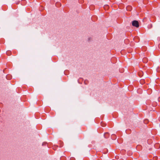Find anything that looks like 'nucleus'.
<instances>
[{"instance_id": "3", "label": "nucleus", "mask_w": 160, "mask_h": 160, "mask_svg": "<svg viewBox=\"0 0 160 160\" xmlns=\"http://www.w3.org/2000/svg\"><path fill=\"white\" fill-rule=\"evenodd\" d=\"M111 138L112 140H115L116 139V136L115 134L112 135Z\"/></svg>"}, {"instance_id": "9", "label": "nucleus", "mask_w": 160, "mask_h": 160, "mask_svg": "<svg viewBox=\"0 0 160 160\" xmlns=\"http://www.w3.org/2000/svg\"><path fill=\"white\" fill-rule=\"evenodd\" d=\"M7 54L8 55H10V54H8V52H7Z\"/></svg>"}, {"instance_id": "2", "label": "nucleus", "mask_w": 160, "mask_h": 160, "mask_svg": "<svg viewBox=\"0 0 160 160\" xmlns=\"http://www.w3.org/2000/svg\"><path fill=\"white\" fill-rule=\"evenodd\" d=\"M104 137L105 138H108L109 137V134L108 132L105 133L104 134Z\"/></svg>"}, {"instance_id": "10", "label": "nucleus", "mask_w": 160, "mask_h": 160, "mask_svg": "<svg viewBox=\"0 0 160 160\" xmlns=\"http://www.w3.org/2000/svg\"><path fill=\"white\" fill-rule=\"evenodd\" d=\"M107 6H108V5H104V8H105V7Z\"/></svg>"}, {"instance_id": "4", "label": "nucleus", "mask_w": 160, "mask_h": 160, "mask_svg": "<svg viewBox=\"0 0 160 160\" xmlns=\"http://www.w3.org/2000/svg\"><path fill=\"white\" fill-rule=\"evenodd\" d=\"M61 5V3L59 2H57L55 3V5L57 7H59Z\"/></svg>"}, {"instance_id": "11", "label": "nucleus", "mask_w": 160, "mask_h": 160, "mask_svg": "<svg viewBox=\"0 0 160 160\" xmlns=\"http://www.w3.org/2000/svg\"><path fill=\"white\" fill-rule=\"evenodd\" d=\"M128 8H129V7H131V6H128Z\"/></svg>"}, {"instance_id": "1", "label": "nucleus", "mask_w": 160, "mask_h": 160, "mask_svg": "<svg viewBox=\"0 0 160 160\" xmlns=\"http://www.w3.org/2000/svg\"><path fill=\"white\" fill-rule=\"evenodd\" d=\"M132 25L133 26L138 28L139 26V23L137 20H134L132 22Z\"/></svg>"}, {"instance_id": "7", "label": "nucleus", "mask_w": 160, "mask_h": 160, "mask_svg": "<svg viewBox=\"0 0 160 160\" xmlns=\"http://www.w3.org/2000/svg\"><path fill=\"white\" fill-rule=\"evenodd\" d=\"M158 48H160V44H159L158 45Z\"/></svg>"}, {"instance_id": "6", "label": "nucleus", "mask_w": 160, "mask_h": 160, "mask_svg": "<svg viewBox=\"0 0 160 160\" xmlns=\"http://www.w3.org/2000/svg\"><path fill=\"white\" fill-rule=\"evenodd\" d=\"M150 28H152V24L150 25Z\"/></svg>"}, {"instance_id": "8", "label": "nucleus", "mask_w": 160, "mask_h": 160, "mask_svg": "<svg viewBox=\"0 0 160 160\" xmlns=\"http://www.w3.org/2000/svg\"><path fill=\"white\" fill-rule=\"evenodd\" d=\"M101 125L102 127H104L105 126V125H103L102 123H101Z\"/></svg>"}, {"instance_id": "5", "label": "nucleus", "mask_w": 160, "mask_h": 160, "mask_svg": "<svg viewBox=\"0 0 160 160\" xmlns=\"http://www.w3.org/2000/svg\"><path fill=\"white\" fill-rule=\"evenodd\" d=\"M20 2V1H18L17 2H15V3L17 4H18Z\"/></svg>"}]
</instances>
